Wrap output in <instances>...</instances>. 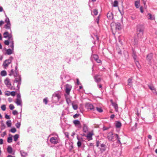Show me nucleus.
I'll return each instance as SVG.
<instances>
[{
	"instance_id": "22",
	"label": "nucleus",
	"mask_w": 157,
	"mask_h": 157,
	"mask_svg": "<svg viewBox=\"0 0 157 157\" xmlns=\"http://www.w3.org/2000/svg\"><path fill=\"white\" fill-rule=\"evenodd\" d=\"M147 18L149 19L152 20L155 19L154 16H152L150 13H148L147 14Z\"/></svg>"
},
{
	"instance_id": "21",
	"label": "nucleus",
	"mask_w": 157,
	"mask_h": 157,
	"mask_svg": "<svg viewBox=\"0 0 157 157\" xmlns=\"http://www.w3.org/2000/svg\"><path fill=\"white\" fill-rule=\"evenodd\" d=\"M148 87L152 91L153 93H156V90L153 86H148Z\"/></svg>"
},
{
	"instance_id": "28",
	"label": "nucleus",
	"mask_w": 157,
	"mask_h": 157,
	"mask_svg": "<svg viewBox=\"0 0 157 157\" xmlns=\"http://www.w3.org/2000/svg\"><path fill=\"white\" fill-rule=\"evenodd\" d=\"M135 6L136 8H138L140 6V2L139 0L136 1L135 3Z\"/></svg>"
},
{
	"instance_id": "25",
	"label": "nucleus",
	"mask_w": 157,
	"mask_h": 157,
	"mask_svg": "<svg viewBox=\"0 0 157 157\" xmlns=\"http://www.w3.org/2000/svg\"><path fill=\"white\" fill-rule=\"evenodd\" d=\"M88 131L87 127L86 125H84L83 128V131L85 133H87Z\"/></svg>"
},
{
	"instance_id": "10",
	"label": "nucleus",
	"mask_w": 157,
	"mask_h": 157,
	"mask_svg": "<svg viewBox=\"0 0 157 157\" xmlns=\"http://www.w3.org/2000/svg\"><path fill=\"white\" fill-rule=\"evenodd\" d=\"M54 97H56L57 101H59L61 97L60 93L58 92H55L52 95V98Z\"/></svg>"
},
{
	"instance_id": "43",
	"label": "nucleus",
	"mask_w": 157,
	"mask_h": 157,
	"mask_svg": "<svg viewBox=\"0 0 157 157\" xmlns=\"http://www.w3.org/2000/svg\"><path fill=\"white\" fill-rule=\"evenodd\" d=\"M10 131L14 133L16 132V129L15 128H11V129L10 130Z\"/></svg>"
},
{
	"instance_id": "16",
	"label": "nucleus",
	"mask_w": 157,
	"mask_h": 157,
	"mask_svg": "<svg viewBox=\"0 0 157 157\" xmlns=\"http://www.w3.org/2000/svg\"><path fill=\"white\" fill-rule=\"evenodd\" d=\"M22 102L21 99H16V103L17 104V105H20L22 106Z\"/></svg>"
},
{
	"instance_id": "6",
	"label": "nucleus",
	"mask_w": 157,
	"mask_h": 157,
	"mask_svg": "<svg viewBox=\"0 0 157 157\" xmlns=\"http://www.w3.org/2000/svg\"><path fill=\"white\" fill-rule=\"evenodd\" d=\"M50 141L52 144H55L58 143V140L57 138L53 137L51 138Z\"/></svg>"
},
{
	"instance_id": "27",
	"label": "nucleus",
	"mask_w": 157,
	"mask_h": 157,
	"mask_svg": "<svg viewBox=\"0 0 157 157\" xmlns=\"http://www.w3.org/2000/svg\"><path fill=\"white\" fill-rule=\"evenodd\" d=\"M10 43H11V44L10 46V47L11 48V49L13 50H14V41H13V39L12 40H10Z\"/></svg>"
},
{
	"instance_id": "51",
	"label": "nucleus",
	"mask_w": 157,
	"mask_h": 157,
	"mask_svg": "<svg viewBox=\"0 0 157 157\" xmlns=\"http://www.w3.org/2000/svg\"><path fill=\"white\" fill-rule=\"evenodd\" d=\"M115 136H116V139L118 140H120V138L119 137L118 135L116 134H115Z\"/></svg>"
},
{
	"instance_id": "18",
	"label": "nucleus",
	"mask_w": 157,
	"mask_h": 157,
	"mask_svg": "<svg viewBox=\"0 0 157 157\" xmlns=\"http://www.w3.org/2000/svg\"><path fill=\"white\" fill-rule=\"evenodd\" d=\"M115 125L116 128H119L121 127V123L118 121H117L115 123Z\"/></svg>"
},
{
	"instance_id": "50",
	"label": "nucleus",
	"mask_w": 157,
	"mask_h": 157,
	"mask_svg": "<svg viewBox=\"0 0 157 157\" xmlns=\"http://www.w3.org/2000/svg\"><path fill=\"white\" fill-rule=\"evenodd\" d=\"M137 44V41L136 39H134V40L133 44L134 45H136Z\"/></svg>"
},
{
	"instance_id": "32",
	"label": "nucleus",
	"mask_w": 157,
	"mask_h": 157,
	"mask_svg": "<svg viewBox=\"0 0 157 157\" xmlns=\"http://www.w3.org/2000/svg\"><path fill=\"white\" fill-rule=\"evenodd\" d=\"M19 136L18 135V134L15 135L13 136L14 141H16L19 138Z\"/></svg>"
},
{
	"instance_id": "4",
	"label": "nucleus",
	"mask_w": 157,
	"mask_h": 157,
	"mask_svg": "<svg viewBox=\"0 0 157 157\" xmlns=\"http://www.w3.org/2000/svg\"><path fill=\"white\" fill-rule=\"evenodd\" d=\"M144 27L142 25H139L137 26V32L144 33Z\"/></svg>"
},
{
	"instance_id": "60",
	"label": "nucleus",
	"mask_w": 157,
	"mask_h": 157,
	"mask_svg": "<svg viewBox=\"0 0 157 157\" xmlns=\"http://www.w3.org/2000/svg\"><path fill=\"white\" fill-rule=\"evenodd\" d=\"M4 23V21H0V26H1Z\"/></svg>"
},
{
	"instance_id": "31",
	"label": "nucleus",
	"mask_w": 157,
	"mask_h": 157,
	"mask_svg": "<svg viewBox=\"0 0 157 157\" xmlns=\"http://www.w3.org/2000/svg\"><path fill=\"white\" fill-rule=\"evenodd\" d=\"M6 124L8 127H10L11 125V122L10 120H8L6 122Z\"/></svg>"
},
{
	"instance_id": "35",
	"label": "nucleus",
	"mask_w": 157,
	"mask_h": 157,
	"mask_svg": "<svg viewBox=\"0 0 157 157\" xmlns=\"http://www.w3.org/2000/svg\"><path fill=\"white\" fill-rule=\"evenodd\" d=\"M10 43V41L9 40V39L7 40H6L4 41V44L5 45H8Z\"/></svg>"
},
{
	"instance_id": "7",
	"label": "nucleus",
	"mask_w": 157,
	"mask_h": 157,
	"mask_svg": "<svg viewBox=\"0 0 157 157\" xmlns=\"http://www.w3.org/2000/svg\"><path fill=\"white\" fill-rule=\"evenodd\" d=\"M153 57V54L152 53H150L147 56V60L148 62V64H151V60L152 59Z\"/></svg>"
},
{
	"instance_id": "61",
	"label": "nucleus",
	"mask_w": 157,
	"mask_h": 157,
	"mask_svg": "<svg viewBox=\"0 0 157 157\" xmlns=\"http://www.w3.org/2000/svg\"><path fill=\"white\" fill-rule=\"evenodd\" d=\"M10 89L11 90H14L15 89V88L14 87V86L11 87Z\"/></svg>"
},
{
	"instance_id": "59",
	"label": "nucleus",
	"mask_w": 157,
	"mask_h": 157,
	"mask_svg": "<svg viewBox=\"0 0 157 157\" xmlns=\"http://www.w3.org/2000/svg\"><path fill=\"white\" fill-rule=\"evenodd\" d=\"M140 10L141 13H143L144 12L143 10V8L142 7H141L140 8Z\"/></svg>"
},
{
	"instance_id": "40",
	"label": "nucleus",
	"mask_w": 157,
	"mask_h": 157,
	"mask_svg": "<svg viewBox=\"0 0 157 157\" xmlns=\"http://www.w3.org/2000/svg\"><path fill=\"white\" fill-rule=\"evenodd\" d=\"M66 101L68 105H69L71 103V101L69 98H66Z\"/></svg>"
},
{
	"instance_id": "23",
	"label": "nucleus",
	"mask_w": 157,
	"mask_h": 157,
	"mask_svg": "<svg viewBox=\"0 0 157 157\" xmlns=\"http://www.w3.org/2000/svg\"><path fill=\"white\" fill-rule=\"evenodd\" d=\"M13 149L12 147L10 146H9L7 148V151L8 153L10 154H11L12 152Z\"/></svg>"
},
{
	"instance_id": "33",
	"label": "nucleus",
	"mask_w": 157,
	"mask_h": 157,
	"mask_svg": "<svg viewBox=\"0 0 157 157\" xmlns=\"http://www.w3.org/2000/svg\"><path fill=\"white\" fill-rule=\"evenodd\" d=\"M132 79L129 78L128 80V85L131 86L132 85Z\"/></svg>"
},
{
	"instance_id": "44",
	"label": "nucleus",
	"mask_w": 157,
	"mask_h": 157,
	"mask_svg": "<svg viewBox=\"0 0 157 157\" xmlns=\"http://www.w3.org/2000/svg\"><path fill=\"white\" fill-rule=\"evenodd\" d=\"M9 107L11 110H13L14 108V107L13 104H10Z\"/></svg>"
},
{
	"instance_id": "2",
	"label": "nucleus",
	"mask_w": 157,
	"mask_h": 157,
	"mask_svg": "<svg viewBox=\"0 0 157 157\" xmlns=\"http://www.w3.org/2000/svg\"><path fill=\"white\" fill-rule=\"evenodd\" d=\"M111 29L113 30L115 29L116 31L120 30L122 28V26L120 23L113 22L111 24Z\"/></svg>"
},
{
	"instance_id": "58",
	"label": "nucleus",
	"mask_w": 157,
	"mask_h": 157,
	"mask_svg": "<svg viewBox=\"0 0 157 157\" xmlns=\"http://www.w3.org/2000/svg\"><path fill=\"white\" fill-rule=\"evenodd\" d=\"M5 117L7 119H9L10 118L9 116L7 114H6L5 115Z\"/></svg>"
},
{
	"instance_id": "3",
	"label": "nucleus",
	"mask_w": 157,
	"mask_h": 157,
	"mask_svg": "<svg viewBox=\"0 0 157 157\" xmlns=\"http://www.w3.org/2000/svg\"><path fill=\"white\" fill-rule=\"evenodd\" d=\"M3 36L5 38H8L10 41L13 39L12 34L11 33L9 34L8 32H5L3 33Z\"/></svg>"
},
{
	"instance_id": "36",
	"label": "nucleus",
	"mask_w": 157,
	"mask_h": 157,
	"mask_svg": "<svg viewBox=\"0 0 157 157\" xmlns=\"http://www.w3.org/2000/svg\"><path fill=\"white\" fill-rule=\"evenodd\" d=\"M96 108L97 111H98L99 112L101 113L103 112V110L101 108L97 107Z\"/></svg>"
},
{
	"instance_id": "54",
	"label": "nucleus",
	"mask_w": 157,
	"mask_h": 157,
	"mask_svg": "<svg viewBox=\"0 0 157 157\" xmlns=\"http://www.w3.org/2000/svg\"><path fill=\"white\" fill-rule=\"evenodd\" d=\"M5 22L7 23H10V21L8 18H7L5 20Z\"/></svg>"
},
{
	"instance_id": "20",
	"label": "nucleus",
	"mask_w": 157,
	"mask_h": 157,
	"mask_svg": "<svg viewBox=\"0 0 157 157\" xmlns=\"http://www.w3.org/2000/svg\"><path fill=\"white\" fill-rule=\"evenodd\" d=\"M86 106L87 107V108L88 109H90L91 110L93 109H94V107L91 104L88 103L87 104Z\"/></svg>"
},
{
	"instance_id": "17",
	"label": "nucleus",
	"mask_w": 157,
	"mask_h": 157,
	"mask_svg": "<svg viewBox=\"0 0 157 157\" xmlns=\"http://www.w3.org/2000/svg\"><path fill=\"white\" fill-rule=\"evenodd\" d=\"M20 152L22 157H25L26 156H27V153L25 152L23 150H21Z\"/></svg>"
},
{
	"instance_id": "29",
	"label": "nucleus",
	"mask_w": 157,
	"mask_h": 157,
	"mask_svg": "<svg viewBox=\"0 0 157 157\" xmlns=\"http://www.w3.org/2000/svg\"><path fill=\"white\" fill-rule=\"evenodd\" d=\"M144 33L137 32V36L138 38H141L142 37Z\"/></svg>"
},
{
	"instance_id": "46",
	"label": "nucleus",
	"mask_w": 157,
	"mask_h": 157,
	"mask_svg": "<svg viewBox=\"0 0 157 157\" xmlns=\"http://www.w3.org/2000/svg\"><path fill=\"white\" fill-rule=\"evenodd\" d=\"M93 13L95 15H97L98 13L97 10L96 9L94 10L93 11Z\"/></svg>"
},
{
	"instance_id": "63",
	"label": "nucleus",
	"mask_w": 157,
	"mask_h": 157,
	"mask_svg": "<svg viewBox=\"0 0 157 157\" xmlns=\"http://www.w3.org/2000/svg\"><path fill=\"white\" fill-rule=\"evenodd\" d=\"M96 61L98 63H99L101 62V60L99 59L98 58L97 60H96Z\"/></svg>"
},
{
	"instance_id": "48",
	"label": "nucleus",
	"mask_w": 157,
	"mask_h": 157,
	"mask_svg": "<svg viewBox=\"0 0 157 157\" xmlns=\"http://www.w3.org/2000/svg\"><path fill=\"white\" fill-rule=\"evenodd\" d=\"M21 124L20 123H18L16 124L15 126L17 128H19Z\"/></svg>"
},
{
	"instance_id": "12",
	"label": "nucleus",
	"mask_w": 157,
	"mask_h": 157,
	"mask_svg": "<svg viewBox=\"0 0 157 157\" xmlns=\"http://www.w3.org/2000/svg\"><path fill=\"white\" fill-rule=\"evenodd\" d=\"M113 136H113V133L112 132H110L108 133L107 137L109 140H112L113 139Z\"/></svg>"
},
{
	"instance_id": "47",
	"label": "nucleus",
	"mask_w": 157,
	"mask_h": 157,
	"mask_svg": "<svg viewBox=\"0 0 157 157\" xmlns=\"http://www.w3.org/2000/svg\"><path fill=\"white\" fill-rule=\"evenodd\" d=\"M10 95L12 96H14L16 95V92L15 91H12L10 92Z\"/></svg>"
},
{
	"instance_id": "55",
	"label": "nucleus",
	"mask_w": 157,
	"mask_h": 157,
	"mask_svg": "<svg viewBox=\"0 0 157 157\" xmlns=\"http://www.w3.org/2000/svg\"><path fill=\"white\" fill-rule=\"evenodd\" d=\"M78 116H79L78 114H76L73 116V117L74 118H76L78 117Z\"/></svg>"
},
{
	"instance_id": "19",
	"label": "nucleus",
	"mask_w": 157,
	"mask_h": 157,
	"mask_svg": "<svg viewBox=\"0 0 157 157\" xmlns=\"http://www.w3.org/2000/svg\"><path fill=\"white\" fill-rule=\"evenodd\" d=\"M72 105L73 109L74 110H76L78 109V105L76 104L74 101H73L72 102Z\"/></svg>"
},
{
	"instance_id": "24",
	"label": "nucleus",
	"mask_w": 157,
	"mask_h": 157,
	"mask_svg": "<svg viewBox=\"0 0 157 157\" xmlns=\"http://www.w3.org/2000/svg\"><path fill=\"white\" fill-rule=\"evenodd\" d=\"M13 50L10 49H7L6 50V53L8 55H10L12 54L13 53Z\"/></svg>"
},
{
	"instance_id": "14",
	"label": "nucleus",
	"mask_w": 157,
	"mask_h": 157,
	"mask_svg": "<svg viewBox=\"0 0 157 157\" xmlns=\"http://www.w3.org/2000/svg\"><path fill=\"white\" fill-rule=\"evenodd\" d=\"M94 78L95 80V81L97 83L101 81V78L99 77V75H96L94 76Z\"/></svg>"
},
{
	"instance_id": "56",
	"label": "nucleus",
	"mask_w": 157,
	"mask_h": 157,
	"mask_svg": "<svg viewBox=\"0 0 157 157\" xmlns=\"http://www.w3.org/2000/svg\"><path fill=\"white\" fill-rule=\"evenodd\" d=\"M100 144H101L100 142L99 141H98L97 143V144H96L97 146V147H98L100 145Z\"/></svg>"
},
{
	"instance_id": "5",
	"label": "nucleus",
	"mask_w": 157,
	"mask_h": 157,
	"mask_svg": "<svg viewBox=\"0 0 157 157\" xmlns=\"http://www.w3.org/2000/svg\"><path fill=\"white\" fill-rule=\"evenodd\" d=\"M11 62V60L10 59H8L6 60L3 63V65L4 68H6Z\"/></svg>"
},
{
	"instance_id": "42",
	"label": "nucleus",
	"mask_w": 157,
	"mask_h": 157,
	"mask_svg": "<svg viewBox=\"0 0 157 157\" xmlns=\"http://www.w3.org/2000/svg\"><path fill=\"white\" fill-rule=\"evenodd\" d=\"M10 92L9 91H6L5 92V95L7 96H9L10 95Z\"/></svg>"
},
{
	"instance_id": "8",
	"label": "nucleus",
	"mask_w": 157,
	"mask_h": 157,
	"mask_svg": "<svg viewBox=\"0 0 157 157\" xmlns=\"http://www.w3.org/2000/svg\"><path fill=\"white\" fill-rule=\"evenodd\" d=\"M5 84L7 87L10 88L11 85L10 80L8 78H6L4 81Z\"/></svg>"
},
{
	"instance_id": "39",
	"label": "nucleus",
	"mask_w": 157,
	"mask_h": 157,
	"mask_svg": "<svg viewBox=\"0 0 157 157\" xmlns=\"http://www.w3.org/2000/svg\"><path fill=\"white\" fill-rule=\"evenodd\" d=\"M12 141V137H9L7 139V142L8 143H10Z\"/></svg>"
},
{
	"instance_id": "37",
	"label": "nucleus",
	"mask_w": 157,
	"mask_h": 157,
	"mask_svg": "<svg viewBox=\"0 0 157 157\" xmlns=\"http://www.w3.org/2000/svg\"><path fill=\"white\" fill-rule=\"evenodd\" d=\"M92 57L94 58L95 61L98 58V56L97 55H93Z\"/></svg>"
},
{
	"instance_id": "11",
	"label": "nucleus",
	"mask_w": 157,
	"mask_h": 157,
	"mask_svg": "<svg viewBox=\"0 0 157 157\" xmlns=\"http://www.w3.org/2000/svg\"><path fill=\"white\" fill-rule=\"evenodd\" d=\"M93 135V132H89L86 136L89 140H92V136Z\"/></svg>"
},
{
	"instance_id": "45",
	"label": "nucleus",
	"mask_w": 157,
	"mask_h": 157,
	"mask_svg": "<svg viewBox=\"0 0 157 157\" xmlns=\"http://www.w3.org/2000/svg\"><path fill=\"white\" fill-rule=\"evenodd\" d=\"M77 146L78 147H79L81 146L82 143L80 141H78L77 143Z\"/></svg>"
},
{
	"instance_id": "38",
	"label": "nucleus",
	"mask_w": 157,
	"mask_h": 157,
	"mask_svg": "<svg viewBox=\"0 0 157 157\" xmlns=\"http://www.w3.org/2000/svg\"><path fill=\"white\" fill-rule=\"evenodd\" d=\"M1 109L3 111H5L6 110V106L5 105H3L1 106Z\"/></svg>"
},
{
	"instance_id": "57",
	"label": "nucleus",
	"mask_w": 157,
	"mask_h": 157,
	"mask_svg": "<svg viewBox=\"0 0 157 157\" xmlns=\"http://www.w3.org/2000/svg\"><path fill=\"white\" fill-rule=\"evenodd\" d=\"M18 99H21V95L20 94H18L17 95V98Z\"/></svg>"
},
{
	"instance_id": "26",
	"label": "nucleus",
	"mask_w": 157,
	"mask_h": 157,
	"mask_svg": "<svg viewBox=\"0 0 157 157\" xmlns=\"http://www.w3.org/2000/svg\"><path fill=\"white\" fill-rule=\"evenodd\" d=\"M11 24L10 23H7L5 25V28L6 29H11Z\"/></svg>"
},
{
	"instance_id": "15",
	"label": "nucleus",
	"mask_w": 157,
	"mask_h": 157,
	"mask_svg": "<svg viewBox=\"0 0 157 157\" xmlns=\"http://www.w3.org/2000/svg\"><path fill=\"white\" fill-rule=\"evenodd\" d=\"M111 101L112 102V105L114 107L116 111L118 112V107L117 105L115 103L113 102V101L112 100H111Z\"/></svg>"
},
{
	"instance_id": "41",
	"label": "nucleus",
	"mask_w": 157,
	"mask_h": 157,
	"mask_svg": "<svg viewBox=\"0 0 157 157\" xmlns=\"http://www.w3.org/2000/svg\"><path fill=\"white\" fill-rule=\"evenodd\" d=\"M118 2L116 0L115 1L113 6L114 7H117L118 6Z\"/></svg>"
},
{
	"instance_id": "64",
	"label": "nucleus",
	"mask_w": 157,
	"mask_h": 157,
	"mask_svg": "<svg viewBox=\"0 0 157 157\" xmlns=\"http://www.w3.org/2000/svg\"><path fill=\"white\" fill-rule=\"evenodd\" d=\"M8 100L10 102H11L12 101V99L10 98H8Z\"/></svg>"
},
{
	"instance_id": "30",
	"label": "nucleus",
	"mask_w": 157,
	"mask_h": 157,
	"mask_svg": "<svg viewBox=\"0 0 157 157\" xmlns=\"http://www.w3.org/2000/svg\"><path fill=\"white\" fill-rule=\"evenodd\" d=\"M73 123L75 125H80V121L78 120H75L74 121Z\"/></svg>"
},
{
	"instance_id": "53",
	"label": "nucleus",
	"mask_w": 157,
	"mask_h": 157,
	"mask_svg": "<svg viewBox=\"0 0 157 157\" xmlns=\"http://www.w3.org/2000/svg\"><path fill=\"white\" fill-rule=\"evenodd\" d=\"M109 127H105V126H104L103 127V131H105V130H107L108 129H109Z\"/></svg>"
},
{
	"instance_id": "49",
	"label": "nucleus",
	"mask_w": 157,
	"mask_h": 157,
	"mask_svg": "<svg viewBox=\"0 0 157 157\" xmlns=\"http://www.w3.org/2000/svg\"><path fill=\"white\" fill-rule=\"evenodd\" d=\"M43 102L45 103V104L48 103V99L47 98H45L43 99Z\"/></svg>"
},
{
	"instance_id": "62",
	"label": "nucleus",
	"mask_w": 157,
	"mask_h": 157,
	"mask_svg": "<svg viewBox=\"0 0 157 157\" xmlns=\"http://www.w3.org/2000/svg\"><path fill=\"white\" fill-rule=\"evenodd\" d=\"M3 144V140L2 139H0V144Z\"/></svg>"
},
{
	"instance_id": "34",
	"label": "nucleus",
	"mask_w": 157,
	"mask_h": 157,
	"mask_svg": "<svg viewBox=\"0 0 157 157\" xmlns=\"http://www.w3.org/2000/svg\"><path fill=\"white\" fill-rule=\"evenodd\" d=\"M1 75L2 76H4L6 75L7 73L6 71H2L1 72Z\"/></svg>"
},
{
	"instance_id": "9",
	"label": "nucleus",
	"mask_w": 157,
	"mask_h": 157,
	"mask_svg": "<svg viewBox=\"0 0 157 157\" xmlns=\"http://www.w3.org/2000/svg\"><path fill=\"white\" fill-rule=\"evenodd\" d=\"M71 88V85H69L68 84H67L66 85V93L68 94H69L70 92V91Z\"/></svg>"
},
{
	"instance_id": "13",
	"label": "nucleus",
	"mask_w": 157,
	"mask_h": 157,
	"mask_svg": "<svg viewBox=\"0 0 157 157\" xmlns=\"http://www.w3.org/2000/svg\"><path fill=\"white\" fill-rule=\"evenodd\" d=\"M107 17L109 20H111L113 19V16L111 12H109L107 14Z\"/></svg>"
},
{
	"instance_id": "1",
	"label": "nucleus",
	"mask_w": 157,
	"mask_h": 157,
	"mask_svg": "<svg viewBox=\"0 0 157 157\" xmlns=\"http://www.w3.org/2000/svg\"><path fill=\"white\" fill-rule=\"evenodd\" d=\"M17 67H16L15 71H13V69H12L11 70V73H10L9 75L11 76L12 75H13L14 77H16L13 85L14 86L15 84L17 83V87L19 89L21 84V78L20 76L17 73Z\"/></svg>"
},
{
	"instance_id": "52",
	"label": "nucleus",
	"mask_w": 157,
	"mask_h": 157,
	"mask_svg": "<svg viewBox=\"0 0 157 157\" xmlns=\"http://www.w3.org/2000/svg\"><path fill=\"white\" fill-rule=\"evenodd\" d=\"M12 113L13 115H16L18 113H17V112L16 110H14L13 111Z\"/></svg>"
}]
</instances>
